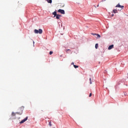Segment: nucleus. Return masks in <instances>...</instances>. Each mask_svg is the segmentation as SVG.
<instances>
[{"instance_id":"1","label":"nucleus","mask_w":128,"mask_h":128,"mask_svg":"<svg viewBox=\"0 0 128 128\" xmlns=\"http://www.w3.org/2000/svg\"><path fill=\"white\" fill-rule=\"evenodd\" d=\"M34 34H42V30L39 29L38 30L35 29L34 30Z\"/></svg>"},{"instance_id":"2","label":"nucleus","mask_w":128,"mask_h":128,"mask_svg":"<svg viewBox=\"0 0 128 128\" xmlns=\"http://www.w3.org/2000/svg\"><path fill=\"white\" fill-rule=\"evenodd\" d=\"M12 114L13 116H15L16 114H22V110H21L20 112H16V113L13 112Z\"/></svg>"},{"instance_id":"3","label":"nucleus","mask_w":128,"mask_h":128,"mask_svg":"<svg viewBox=\"0 0 128 128\" xmlns=\"http://www.w3.org/2000/svg\"><path fill=\"white\" fill-rule=\"evenodd\" d=\"M58 12H60V14H66L64 10L61 9H59L58 10Z\"/></svg>"},{"instance_id":"4","label":"nucleus","mask_w":128,"mask_h":128,"mask_svg":"<svg viewBox=\"0 0 128 128\" xmlns=\"http://www.w3.org/2000/svg\"><path fill=\"white\" fill-rule=\"evenodd\" d=\"M116 8H122V10H124V6H120V4H117L116 6Z\"/></svg>"},{"instance_id":"5","label":"nucleus","mask_w":128,"mask_h":128,"mask_svg":"<svg viewBox=\"0 0 128 128\" xmlns=\"http://www.w3.org/2000/svg\"><path fill=\"white\" fill-rule=\"evenodd\" d=\"M28 116H26V118H24V120H22L20 121V124H24V122H26V120H28Z\"/></svg>"},{"instance_id":"6","label":"nucleus","mask_w":128,"mask_h":128,"mask_svg":"<svg viewBox=\"0 0 128 128\" xmlns=\"http://www.w3.org/2000/svg\"><path fill=\"white\" fill-rule=\"evenodd\" d=\"M56 16V20H60V16H62L57 14V16Z\"/></svg>"},{"instance_id":"7","label":"nucleus","mask_w":128,"mask_h":128,"mask_svg":"<svg viewBox=\"0 0 128 128\" xmlns=\"http://www.w3.org/2000/svg\"><path fill=\"white\" fill-rule=\"evenodd\" d=\"M93 34L94 36H96V38H100V35L98 34Z\"/></svg>"},{"instance_id":"8","label":"nucleus","mask_w":128,"mask_h":128,"mask_svg":"<svg viewBox=\"0 0 128 128\" xmlns=\"http://www.w3.org/2000/svg\"><path fill=\"white\" fill-rule=\"evenodd\" d=\"M52 14L54 16V18H56V16L58 14H56V12L54 11L52 12Z\"/></svg>"},{"instance_id":"9","label":"nucleus","mask_w":128,"mask_h":128,"mask_svg":"<svg viewBox=\"0 0 128 128\" xmlns=\"http://www.w3.org/2000/svg\"><path fill=\"white\" fill-rule=\"evenodd\" d=\"M46 0L48 2V4H52V0Z\"/></svg>"},{"instance_id":"10","label":"nucleus","mask_w":128,"mask_h":128,"mask_svg":"<svg viewBox=\"0 0 128 128\" xmlns=\"http://www.w3.org/2000/svg\"><path fill=\"white\" fill-rule=\"evenodd\" d=\"M60 6L61 8H64V3H61V4H60Z\"/></svg>"},{"instance_id":"11","label":"nucleus","mask_w":128,"mask_h":128,"mask_svg":"<svg viewBox=\"0 0 128 128\" xmlns=\"http://www.w3.org/2000/svg\"><path fill=\"white\" fill-rule=\"evenodd\" d=\"M112 12L114 13V14H116L118 13V10H116V9H114L112 11Z\"/></svg>"},{"instance_id":"12","label":"nucleus","mask_w":128,"mask_h":128,"mask_svg":"<svg viewBox=\"0 0 128 128\" xmlns=\"http://www.w3.org/2000/svg\"><path fill=\"white\" fill-rule=\"evenodd\" d=\"M114 48V44H112L111 46H110L108 48Z\"/></svg>"},{"instance_id":"13","label":"nucleus","mask_w":128,"mask_h":128,"mask_svg":"<svg viewBox=\"0 0 128 128\" xmlns=\"http://www.w3.org/2000/svg\"><path fill=\"white\" fill-rule=\"evenodd\" d=\"M95 48H98V44H96Z\"/></svg>"},{"instance_id":"14","label":"nucleus","mask_w":128,"mask_h":128,"mask_svg":"<svg viewBox=\"0 0 128 128\" xmlns=\"http://www.w3.org/2000/svg\"><path fill=\"white\" fill-rule=\"evenodd\" d=\"M74 68H78V66L76 65H74Z\"/></svg>"},{"instance_id":"15","label":"nucleus","mask_w":128,"mask_h":128,"mask_svg":"<svg viewBox=\"0 0 128 128\" xmlns=\"http://www.w3.org/2000/svg\"><path fill=\"white\" fill-rule=\"evenodd\" d=\"M48 125L50 126H52V121L49 122Z\"/></svg>"},{"instance_id":"16","label":"nucleus","mask_w":128,"mask_h":128,"mask_svg":"<svg viewBox=\"0 0 128 128\" xmlns=\"http://www.w3.org/2000/svg\"><path fill=\"white\" fill-rule=\"evenodd\" d=\"M90 84H92V78H90Z\"/></svg>"},{"instance_id":"17","label":"nucleus","mask_w":128,"mask_h":128,"mask_svg":"<svg viewBox=\"0 0 128 128\" xmlns=\"http://www.w3.org/2000/svg\"><path fill=\"white\" fill-rule=\"evenodd\" d=\"M54 54V52H52V51H50V54Z\"/></svg>"},{"instance_id":"18","label":"nucleus","mask_w":128,"mask_h":128,"mask_svg":"<svg viewBox=\"0 0 128 128\" xmlns=\"http://www.w3.org/2000/svg\"><path fill=\"white\" fill-rule=\"evenodd\" d=\"M92 93H90V94L89 95V97L90 98V96H92Z\"/></svg>"},{"instance_id":"19","label":"nucleus","mask_w":128,"mask_h":128,"mask_svg":"<svg viewBox=\"0 0 128 128\" xmlns=\"http://www.w3.org/2000/svg\"><path fill=\"white\" fill-rule=\"evenodd\" d=\"M68 50H70V49L67 50L66 51V52H68Z\"/></svg>"},{"instance_id":"20","label":"nucleus","mask_w":128,"mask_h":128,"mask_svg":"<svg viewBox=\"0 0 128 128\" xmlns=\"http://www.w3.org/2000/svg\"><path fill=\"white\" fill-rule=\"evenodd\" d=\"M74 64V62H72V64Z\"/></svg>"},{"instance_id":"21","label":"nucleus","mask_w":128,"mask_h":128,"mask_svg":"<svg viewBox=\"0 0 128 128\" xmlns=\"http://www.w3.org/2000/svg\"><path fill=\"white\" fill-rule=\"evenodd\" d=\"M114 16V14H112L111 15V16Z\"/></svg>"},{"instance_id":"22","label":"nucleus","mask_w":128,"mask_h":128,"mask_svg":"<svg viewBox=\"0 0 128 128\" xmlns=\"http://www.w3.org/2000/svg\"><path fill=\"white\" fill-rule=\"evenodd\" d=\"M98 6H99V5L98 4V5L97 6L98 7Z\"/></svg>"},{"instance_id":"23","label":"nucleus","mask_w":128,"mask_h":128,"mask_svg":"<svg viewBox=\"0 0 128 128\" xmlns=\"http://www.w3.org/2000/svg\"><path fill=\"white\" fill-rule=\"evenodd\" d=\"M108 50H110V48H108Z\"/></svg>"},{"instance_id":"24","label":"nucleus","mask_w":128,"mask_h":128,"mask_svg":"<svg viewBox=\"0 0 128 128\" xmlns=\"http://www.w3.org/2000/svg\"><path fill=\"white\" fill-rule=\"evenodd\" d=\"M95 7H96V6H95Z\"/></svg>"}]
</instances>
